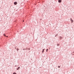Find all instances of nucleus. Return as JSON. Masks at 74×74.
Instances as JSON below:
<instances>
[{"label":"nucleus","instance_id":"nucleus-1","mask_svg":"<svg viewBox=\"0 0 74 74\" xmlns=\"http://www.w3.org/2000/svg\"><path fill=\"white\" fill-rule=\"evenodd\" d=\"M14 4L15 5H16V4H17V2H15L14 3Z\"/></svg>","mask_w":74,"mask_h":74},{"label":"nucleus","instance_id":"nucleus-2","mask_svg":"<svg viewBox=\"0 0 74 74\" xmlns=\"http://www.w3.org/2000/svg\"><path fill=\"white\" fill-rule=\"evenodd\" d=\"M58 2H59V3H61L62 2V0H59Z\"/></svg>","mask_w":74,"mask_h":74},{"label":"nucleus","instance_id":"nucleus-3","mask_svg":"<svg viewBox=\"0 0 74 74\" xmlns=\"http://www.w3.org/2000/svg\"><path fill=\"white\" fill-rule=\"evenodd\" d=\"M71 21L72 22V23H73V20H72V19L71 18Z\"/></svg>","mask_w":74,"mask_h":74},{"label":"nucleus","instance_id":"nucleus-4","mask_svg":"<svg viewBox=\"0 0 74 74\" xmlns=\"http://www.w3.org/2000/svg\"><path fill=\"white\" fill-rule=\"evenodd\" d=\"M19 69H20V67H18V68L17 69V70H19Z\"/></svg>","mask_w":74,"mask_h":74},{"label":"nucleus","instance_id":"nucleus-5","mask_svg":"<svg viewBox=\"0 0 74 74\" xmlns=\"http://www.w3.org/2000/svg\"><path fill=\"white\" fill-rule=\"evenodd\" d=\"M45 49H44L43 50V51H42V53H43L44 51V50Z\"/></svg>","mask_w":74,"mask_h":74},{"label":"nucleus","instance_id":"nucleus-6","mask_svg":"<svg viewBox=\"0 0 74 74\" xmlns=\"http://www.w3.org/2000/svg\"><path fill=\"white\" fill-rule=\"evenodd\" d=\"M3 36H5V37L6 36L5 35V34H3Z\"/></svg>","mask_w":74,"mask_h":74},{"label":"nucleus","instance_id":"nucleus-7","mask_svg":"<svg viewBox=\"0 0 74 74\" xmlns=\"http://www.w3.org/2000/svg\"><path fill=\"white\" fill-rule=\"evenodd\" d=\"M48 49H47V50H46V52H48Z\"/></svg>","mask_w":74,"mask_h":74},{"label":"nucleus","instance_id":"nucleus-8","mask_svg":"<svg viewBox=\"0 0 74 74\" xmlns=\"http://www.w3.org/2000/svg\"><path fill=\"white\" fill-rule=\"evenodd\" d=\"M58 68H60V66H58Z\"/></svg>","mask_w":74,"mask_h":74},{"label":"nucleus","instance_id":"nucleus-9","mask_svg":"<svg viewBox=\"0 0 74 74\" xmlns=\"http://www.w3.org/2000/svg\"><path fill=\"white\" fill-rule=\"evenodd\" d=\"M13 74H16L15 73H13Z\"/></svg>","mask_w":74,"mask_h":74},{"label":"nucleus","instance_id":"nucleus-10","mask_svg":"<svg viewBox=\"0 0 74 74\" xmlns=\"http://www.w3.org/2000/svg\"><path fill=\"white\" fill-rule=\"evenodd\" d=\"M58 36V35H56V36H55V37H56V36Z\"/></svg>","mask_w":74,"mask_h":74},{"label":"nucleus","instance_id":"nucleus-11","mask_svg":"<svg viewBox=\"0 0 74 74\" xmlns=\"http://www.w3.org/2000/svg\"><path fill=\"white\" fill-rule=\"evenodd\" d=\"M7 37H8V36H6Z\"/></svg>","mask_w":74,"mask_h":74}]
</instances>
